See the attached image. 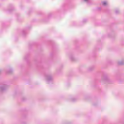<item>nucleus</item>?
Returning a JSON list of instances; mask_svg holds the SVG:
<instances>
[{
	"mask_svg": "<svg viewBox=\"0 0 124 124\" xmlns=\"http://www.w3.org/2000/svg\"><path fill=\"white\" fill-rule=\"evenodd\" d=\"M103 5H106L107 4V3L106 2H103Z\"/></svg>",
	"mask_w": 124,
	"mask_h": 124,
	"instance_id": "obj_1",
	"label": "nucleus"
}]
</instances>
